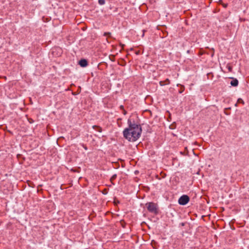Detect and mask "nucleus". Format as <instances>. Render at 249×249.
<instances>
[{"mask_svg":"<svg viewBox=\"0 0 249 249\" xmlns=\"http://www.w3.org/2000/svg\"><path fill=\"white\" fill-rule=\"evenodd\" d=\"M104 36H108V37H111V33L110 32H105L104 34Z\"/></svg>","mask_w":249,"mask_h":249,"instance_id":"obj_8","label":"nucleus"},{"mask_svg":"<svg viewBox=\"0 0 249 249\" xmlns=\"http://www.w3.org/2000/svg\"><path fill=\"white\" fill-rule=\"evenodd\" d=\"M228 70L230 71H231L232 68L231 66H228Z\"/></svg>","mask_w":249,"mask_h":249,"instance_id":"obj_11","label":"nucleus"},{"mask_svg":"<svg viewBox=\"0 0 249 249\" xmlns=\"http://www.w3.org/2000/svg\"><path fill=\"white\" fill-rule=\"evenodd\" d=\"M182 92V90H180V93Z\"/></svg>","mask_w":249,"mask_h":249,"instance_id":"obj_16","label":"nucleus"},{"mask_svg":"<svg viewBox=\"0 0 249 249\" xmlns=\"http://www.w3.org/2000/svg\"><path fill=\"white\" fill-rule=\"evenodd\" d=\"M128 127L124 129L123 131L124 137L129 141L135 142L140 137L142 132L141 127L132 123L130 120H128Z\"/></svg>","mask_w":249,"mask_h":249,"instance_id":"obj_1","label":"nucleus"},{"mask_svg":"<svg viewBox=\"0 0 249 249\" xmlns=\"http://www.w3.org/2000/svg\"><path fill=\"white\" fill-rule=\"evenodd\" d=\"M116 175H113V176L112 177V178H111V179H114V178H116Z\"/></svg>","mask_w":249,"mask_h":249,"instance_id":"obj_12","label":"nucleus"},{"mask_svg":"<svg viewBox=\"0 0 249 249\" xmlns=\"http://www.w3.org/2000/svg\"><path fill=\"white\" fill-rule=\"evenodd\" d=\"M106 40H107V42L109 43V41H108L107 38Z\"/></svg>","mask_w":249,"mask_h":249,"instance_id":"obj_13","label":"nucleus"},{"mask_svg":"<svg viewBox=\"0 0 249 249\" xmlns=\"http://www.w3.org/2000/svg\"><path fill=\"white\" fill-rule=\"evenodd\" d=\"M182 92V90H180V93Z\"/></svg>","mask_w":249,"mask_h":249,"instance_id":"obj_15","label":"nucleus"},{"mask_svg":"<svg viewBox=\"0 0 249 249\" xmlns=\"http://www.w3.org/2000/svg\"><path fill=\"white\" fill-rule=\"evenodd\" d=\"M237 103H241L243 105L245 104L244 101L241 98H239L237 100Z\"/></svg>","mask_w":249,"mask_h":249,"instance_id":"obj_9","label":"nucleus"},{"mask_svg":"<svg viewBox=\"0 0 249 249\" xmlns=\"http://www.w3.org/2000/svg\"><path fill=\"white\" fill-rule=\"evenodd\" d=\"M189 201V197L187 195L182 196L178 199V203L180 205H186Z\"/></svg>","mask_w":249,"mask_h":249,"instance_id":"obj_3","label":"nucleus"},{"mask_svg":"<svg viewBox=\"0 0 249 249\" xmlns=\"http://www.w3.org/2000/svg\"><path fill=\"white\" fill-rule=\"evenodd\" d=\"M170 84V81L168 79H166L164 81H160V85L161 86H164L165 85H168Z\"/></svg>","mask_w":249,"mask_h":249,"instance_id":"obj_6","label":"nucleus"},{"mask_svg":"<svg viewBox=\"0 0 249 249\" xmlns=\"http://www.w3.org/2000/svg\"><path fill=\"white\" fill-rule=\"evenodd\" d=\"M98 2H99V3L101 5L104 4L105 3V0H99Z\"/></svg>","mask_w":249,"mask_h":249,"instance_id":"obj_10","label":"nucleus"},{"mask_svg":"<svg viewBox=\"0 0 249 249\" xmlns=\"http://www.w3.org/2000/svg\"><path fill=\"white\" fill-rule=\"evenodd\" d=\"M92 127L93 129H95L96 131H98L99 132H102V129L101 127H100L99 126L93 125V126H92Z\"/></svg>","mask_w":249,"mask_h":249,"instance_id":"obj_7","label":"nucleus"},{"mask_svg":"<svg viewBox=\"0 0 249 249\" xmlns=\"http://www.w3.org/2000/svg\"><path fill=\"white\" fill-rule=\"evenodd\" d=\"M79 64L82 67H86L88 65V62L86 59H81L79 62Z\"/></svg>","mask_w":249,"mask_h":249,"instance_id":"obj_5","label":"nucleus"},{"mask_svg":"<svg viewBox=\"0 0 249 249\" xmlns=\"http://www.w3.org/2000/svg\"><path fill=\"white\" fill-rule=\"evenodd\" d=\"M231 81L230 82V84L231 86L237 87L238 85V81L237 79L233 77H231Z\"/></svg>","mask_w":249,"mask_h":249,"instance_id":"obj_4","label":"nucleus"},{"mask_svg":"<svg viewBox=\"0 0 249 249\" xmlns=\"http://www.w3.org/2000/svg\"><path fill=\"white\" fill-rule=\"evenodd\" d=\"M235 106H237V103H236L235 105Z\"/></svg>","mask_w":249,"mask_h":249,"instance_id":"obj_14","label":"nucleus"},{"mask_svg":"<svg viewBox=\"0 0 249 249\" xmlns=\"http://www.w3.org/2000/svg\"><path fill=\"white\" fill-rule=\"evenodd\" d=\"M147 210L151 213H157V208L156 204L153 202H149L146 204Z\"/></svg>","mask_w":249,"mask_h":249,"instance_id":"obj_2","label":"nucleus"}]
</instances>
